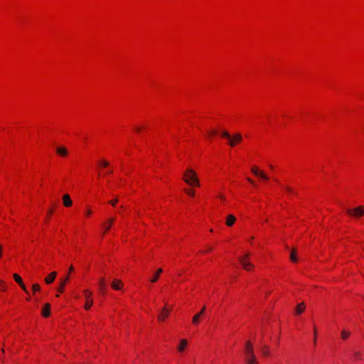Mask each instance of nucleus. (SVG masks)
<instances>
[{
	"label": "nucleus",
	"instance_id": "28",
	"mask_svg": "<svg viewBox=\"0 0 364 364\" xmlns=\"http://www.w3.org/2000/svg\"><path fill=\"white\" fill-rule=\"evenodd\" d=\"M283 188H284L287 191H288L289 193H294V192L293 189H292L291 187H289V186H283Z\"/></svg>",
	"mask_w": 364,
	"mask_h": 364
},
{
	"label": "nucleus",
	"instance_id": "36",
	"mask_svg": "<svg viewBox=\"0 0 364 364\" xmlns=\"http://www.w3.org/2000/svg\"><path fill=\"white\" fill-rule=\"evenodd\" d=\"M215 134H216V131H215V130H213L212 132H210V136H213V135H215Z\"/></svg>",
	"mask_w": 364,
	"mask_h": 364
},
{
	"label": "nucleus",
	"instance_id": "41",
	"mask_svg": "<svg viewBox=\"0 0 364 364\" xmlns=\"http://www.w3.org/2000/svg\"><path fill=\"white\" fill-rule=\"evenodd\" d=\"M221 199L224 200V197L223 196H219Z\"/></svg>",
	"mask_w": 364,
	"mask_h": 364
},
{
	"label": "nucleus",
	"instance_id": "34",
	"mask_svg": "<svg viewBox=\"0 0 364 364\" xmlns=\"http://www.w3.org/2000/svg\"><path fill=\"white\" fill-rule=\"evenodd\" d=\"M0 284H1V285H2V290H5V289H6V287H4V282H3L1 280H0Z\"/></svg>",
	"mask_w": 364,
	"mask_h": 364
},
{
	"label": "nucleus",
	"instance_id": "19",
	"mask_svg": "<svg viewBox=\"0 0 364 364\" xmlns=\"http://www.w3.org/2000/svg\"><path fill=\"white\" fill-rule=\"evenodd\" d=\"M305 307H306L305 304L304 302L299 304L296 307V313L297 314H300L303 313V311L305 309Z\"/></svg>",
	"mask_w": 364,
	"mask_h": 364
},
{
	"label": "nucleus",
	"instance_id": "20",
	"mask_svg": "<svg viewBox=\"0 0 364 364\" xmlns=\"http://www.w3.org/2000/svg\"><path fill=\"white\" fill-rule=\"evenodd\" d=\"M162 272L163 269L161 268L158 269L156 272L154 274L153 278L150 279V282L153 283L156 282L158 280L159 275L161 273H162Z\"/></svg>",
	"mask_w": 364,
	"mask_h": 364
},
{
	"label": "nucleus",
	"instance_id": "15",
	"mask_svg": "<svg viewBox=\"0 0 364 364\" xmlns=\"http://www.w3.org/2000/svg\"><path fill=\"white\" fill-rule=\"evenodd\" d=\"M56 275H57V273L55 272H53L50 273L48 274V276L45 279V282L47 284L52 283L55 280Z\"/></svg>",
	"mask_w": 364,
	"mask_h": 364
},
{
	"label": "nucleus",
	"instance_id": "21",
	"mask_svg": "<svg viewBox=\"0 0 364 364\" xmlns=\"http://www.w3.org/2000/svg\"><path fill=\"white\" fill-rule=\"evenodd\" d=\"M114 218H112L109 220L108 224L105 225V230H104L103 234H105L107 231H108L110 229L112 224L114 223Z\"/></svg>",
	"mask_w": 364,
	"mask_h": 364
},
{
	"label": "nucleus",
	"instance_id": "14",
	"mask_svg": "<svg viewBox=\"0 0 364 364\" xmlns=\"http://www.w3.org/2000/svg\"><path fill=\"white\" fill-rule=\"evenodd\" d=\"M56 152L58 154L62 156H66L68 155V150L63 146H58L56 148Z\"/></svg>",
	"mask_w": 364,
	"mask_h": 364
},
{
	"label": "nucleus",
	"instance_id": "32",
	"mask_svg": "<svg viewBox=\"0 0 364 364\" xmlns=\"http://www.w3.org/2000/svg\"><path fill=\"white\" fill-rule=\"evenodd\" d=\"M101 164H102V166H104V167H106L109 165V163L106 161H102Z\"/></svg>",
	"mask_w": 364,
	"mask_h": 364
},
{
	"label": "nucleus",
	"instance_id": "33",
	"mask_svg": "<svg viewBox=\"0 0 364 364\" xmlns=\"http://www.w3.org/2000/svg\"><path fill=\"white\" fill-rule=\"evenodd\" d=\"M360 354V352H354V356L357 358H359Z\"/></svg>",
	"mask_w": 364,
	"mask_h": 364
},
{
	"label": "nucleus",
	"instance_id": "44",
	"mask_svg": "<svg viewBox=\"0 0 364 364\" xmlns=\"http://www.w3.org/2000/svg\"><path fill=\"white\" fill-rule=\"evenodd\" d=\"M66 277H68V279H69V274L66 275Z\"/></svg>",
	"mask_w": 364,
	"mask_h": 364
},
{
	"label": "nucleus",
	"instance_id": "35",
	"mask_svg": "<svg viewBox=\"0 0 364 364\" xmlns=\"http://www.w3.org/2000/svg\"><path fill=\"white\" fill-rule=\"evenodd\" d=\"M247 181H248L250 183H252V185H255V182H254L251 178H247Z\"/></svg>",
	"mask_w": 364,
	"mask_h": 364
},
{
	"label": "nucleus",
	"instance_id": "2",
	"mask_svg": "<svg viewBox=\"0 0 364 364\" xmlns=\"http://www.w3.org/2000/svg\"><path fill=\"white\" fill-rule=\"evenodd\" d=\"M221 136L228 141V144L230 146H235L237 143H239L242 141V136L240 134L236 133L235 134L231 136L227 131L224 130L221 132Z\"/></svg>",
	"mask_w": 364,
	"mask_h": 364
},
{
	"label": "nucleus",
	"instance_id": "9",
	"mask_svg": "<svg viewBox=\"0 0 364 364\" xmlns=\"http://www.w3.org/2000/svg\"><path fill=\"white\" fill-rule=\"evenodd\" d=\"M14 280L20 285V287L22 288V289L27 292V289L25 286V284H23V280L21 278V277L18 274H14Z\"/></svg>",
	"mask_w": 364,
	"mask_h": 364
},
{
	"label": "nucleus",
	"instance_id": "38",
	"mask_svg": "<svg viewBox=\"0 0 364 364\" xmlns=\"http://www.w3.org/2000/svg\"><path fill=\"white\" fill-rule=\"evenodd\" d=\"M73 269H73V267L71 265V266L70 267V268H69V271H70V272H72V271H73Z\"/></svg>",
	"mask_w": 364,
	"mask_h": 364
},
{
	"label": "nucleus",
	"instance_id": "37",
	"mask_svg": "<svg viewBox=\"0 0 364 364\" xmlns=\"http://www.w3.org/2000/svg\"><path fill=\"white\" fill-rule=\"evenodd\" d=\"M91 214H92V211H91L90 210H88L87 211V215H91Z\"/></svg>",
	"mask_w": 364,
	"mask_h": 364
},
{
	"label": "nucleus",
	"instance_id": "17",
	"mask_svg": "<svg viewBox=\"0 0 364 364\" xmlns=\"http://www.w3.org/2000/svg\"><path fill=\"white\" fill-rule=\"evenodd\" d=\"M235 220H236V218H235V217L234 215H229L227 217V220H226V223H226V225L230 227V226H232L234 224Z\"/></svg>",
	"mask_w": 364,
	"mask_h": 364
},
{
	"label": "nucleus",
	"instance_id": "40",
	"mask_svg": "<svg viewBox=\"0 0 364 364\" xmlns=\"http://www.w3.org/2000/svg\"><path fill=\"white\" fill-rule=\"evenodd\" d=\"M213 249L211 247H210L209 249H208L207 252H210Z\"/></svg>",
	"mask_w": 364,
	"mask_h": 364
},
{
	"label": "nucleus",
	"instance_id": "5",
	"mask_svg": "<svg viewBox=\"0 0 364 364\" xmlns=\"http://www.w3.org/2000/svg\"><path fill=\"white\" fill-rule=\"evenodd\" d=\"M83 294L85 299L84 308L85 310H89L93 304V299L92 298V292L89 289H85Z\"/></svg>",
	"mask_w": 364,
	"mask_h": 364
},
{
	"label": "nucleus",
	"instance_id": "12",
	"mask_svg": "<svg viewBox=\"0 0 364 364\" xmlns=\"http://www.w3.org/2000/svg\"><path fill=\"white\" fill-rule=\"evenodd\" d=\"M63 205L65 207H70L73 204V201L68 194H65L63 196Z\"/></svg>",
	"mask_w": 364,
	"mask_h": 364
},
{
	"label": "nucleus",
	"instance_id": "16",
	"mask_svg": "<svg viewBox=\"0 0 364 364\" xmlns=\"http://www.w3.org/2000/svg\"><path fill=\"white\" fill-rule=\"evenodd\" d=\"M50 304H46L44 307L42 309V315L44 317H48L50 316Z\"/></svg>",
	"mask_w": 364,
	"mask_h": 364
},
{
	"label": "nucleus",
	"instance_id": "10",
	"mask_svg": "<svg viewBox=\"0 0 364 364\" xmlns=\"http://www.w3.org/2000/svg\"><path fill=\"white\" fill-rule=\"evenodd\" d=\"M205 311V306H204L202 308V309L200 310V311L193 316V320H192L193 323L198 324L199 323V319H200V316L204 314Z\"/></svg>",
	"mask_w": 364,
	"mask_h": 364
},
{
	"label": "nucleus",
	"instance_id": "1",
	"mask_svg": "<svg viewBox=\"0 0 364 364\" xmlns=\"http://www.w3.org/2000/svg\"><path fill=\"white\" fill-rule=\"evenodd\" d=\"M183 181L190 186H200L196 173L191 168H187L183 173Z\"/></svg>",
	"mask_w": 364,
	"mask_h": 364
},
{
	"label": "nucleus",
	"instance_id": "42",
	"mask_svg": "<svg viewBox=\"0 0 364 364\" xmlns=\"http://www.w3.org/2000/svg\"><path fill=\"white\" fill-rule=\"evenodd\" d=\"M136 131L139 132V131H140V129H139V128H136Z\"/></svg>",
	"mask_w": 364,
	"mask_h": 364
},
{
	"label": "nucleus",
	"instance_id": "13",
	"mask_svg": "<svg viewBox=\"0 0 364 364\" xmlns=\"http://www.w3.org/2000/svg\"><path fill=\"white\" fill-rule=\"evenodd\" d=\"M188 346V341L186 339H181L180 343L177 347V350L182 353Z\"/></svg>",
	"mask_w": 364,
	"mask_h": 364
},
{
	"label": "nucleus",
	"instance_id": "27",
	"mask_svg": "<svg viewBox=\"0 0 364 364\" xmlns=\"http://www.w3.org/2000/svg\"><path fill=\"white\" fill-rule=\"evenodd\" d=\"M262 353L264 355H269V350H268V346H264L263 349H262Z\"/></svg>",
	"mask_w": 364,
	"mask_h": 364
},
{
	"label": "nucleus",
	"instance_id": "24",
	"mask_svg": "<svg viewBox=\"0 0 364 364\" xmlns=\"http://www.w3.org/2000/svg\"><path fill=\"white\" fill-rule=\"evenodd\" d=\"M246 364H258L256 356L245 360Z\"/></svg>",
	"mask_w": 364,
	"mask_h": 364
},
{
	"label": "nucleus",
	"instance_id": "26",
	"mask_svg": "<svg viewBox=\"0 0 364 364\" xmlns=\"http://www.w3.org/2000/svg\"><path fill=\"white\" fill-rule=\"evenodd\" d=\"M185 192L190 196H194V195H195V191L191 189H186Z\"/></svg>",
	"mask_w": 364,
	"mask_h": 364
},
{
	"label": "nucleus",
	"instance_id": "11",
	"mask_svg": "<svg viewBox=\"0 0 364 364\" xmlns=\"http://www.w3.org/2000/svg\"><path fill=\"white\" fill-rule=\"evenodd\" d=\"M112 287L115 290H119L123 287V283L119 279H114L112 284Z\"/></svg>",
	"mask_w": 364,
	"mask_h": 364
},
{
	"label": "nucleus",
	"instance_id": "3",
	"mask_svg": "<svg viewBox=\"0 0 364 364\" xmlns=\"http://www.w3.org/2000/svg\"><path fill=\"white\" fill-rule=\"evenodd\" d=\"M250 255L249 253H246L243 257H239L240 263L247 271H250L254 268V265L249 261Z\"/></svg>",
	"mask_w": 364,
	"mask_h": 364
},
{
	"label": "nucleus",
	"instance_id": "31",
	"mask_svg": "<svg viewBox=\"0 0 364 364\" xmlns=\"http://www.w3.org/2000/svg\"><path fill=\"white\" fill-rule=\"evenodd\" d=\"M53 210L52 208L49 209L48 211V215H47V219L49 218V217L50 216V215L53 213Z\"/></svg>",
	"mask_w": 364,
	"mask_h": 364
},
{
	"label": "nucleus",
	"instance_id": "23",
	"mask_svg": "<svg viewBox=\"0 0 364 364\" xmlns=\"http://www.w3.org/2000/svg\"><path fill=\"white\" fill-rule=\"evenodd\" d=\"M350 335V332L348 331L343 330L341 332V338L343 340H346Z\"/></svg>",
	"mask_w": 364,
	"mask_h": 364
},
{
	"label": "nucleus",
	"instance_id": "6",
	"mask_svg": "<svg viewBox=\"0 0 364 364\" xmlns=\"http://www.w3.org/2000/svg\"><path fill=\"white\" fill-rule=\"evenodd\" d=\"M245 360L255 357L253 350V346L250 341L246 342L245 348Z\"/></svg>",
	"mask_w": 364,
	"mask_h": 364
},
{
	"label": "nucleus",
	"instance_id": "30",
	"mask_svg": "<svg viewBox=\"0 0 364 364\" xmlns=\"http://www.w3.org/2000/svg\"><path fill=\"white\" fill-rule=\"evenodd\" d=\"M117 202H118V199L115 198L114 200H109V203L111 204L112 206H114L117 204Z\"/></svg>",
	"mask_w": 364,
	"mask_h": 364
},
{
	"label": "nucleus",
	"instance_id": "22",
	"mask_svg": "<svg viewBox=\"0 0 364 364\" xmlns=\"http://www.w3.org/2000/svg\"><path fill=\"white\" fill-rule=\"evenodd\" d=\"M290 259L293 262H296L297 261V257L296 256V250L293 249L290 254Z\"/></svg>",
	"mask_w": 364,
	"mask_h": 364
},
{
	"label": "nucleus",
	"instance_id": "43",
	"mask_svg": "<svg viewBox=\"0 0 364 364\" xmlns=\"http://www.w3.org/2000/svg\"><path fill=\"white\" fill-rule=\"evenodd\" d=\"M314 344H316V338L314 340Z\"/></svg>",
	"mask_w": 364,
	"mask_h": 364
},
{
	"label": "nucleus",
	"instance_id": "7",
	"mask_svg": "<svg viewBox=\"0 0 364 364\" xmlns=\"http://www.w3.org/2000/svg\"><path fill=\"white\" fill-rule=\"evenodd\" d=\"M252 172L254 175L261 178L263 180H268L269 177L262 171H259V168L256 166H253L252 168Z\"/></svg>",
	"mask_w": 364,
	"mask_h": 364
},
{
	"label": "nucleus",
	"instance_id": "29",
	"mask_svg": "<svg viewBox=\"0 0 364 364\" xmlns=\"http://www.w3.org/2000/svg\"><path fill=\"white\" fill-rule=\"evenodd\" d=\"M33 291H37L40 290V286L38 284H35L33 285Z\"/></svg>",
	"mask_w": 364,
	"mask_h": 364
},
{
	"label": "nucleus",
	"instance_id": "39",
	"mask_svg": "<svg viewBox=\"0 0 364 364\" xmlns=\"http://www.w3.org/2000/svg\"><path fill=\"white\" fill-rule=\"evenodd\" d=\"M314 336L316 337V328H314Z\"/></svg>",
	"mask_w": 364,
	"mask_h": 364
},
{
	"label": "nucleus",
	"instance_id": "8",
	"mask_svg": "<svg viewBox=\"0 0 364 364\" xmlns=\"http://www.w3.org/2000/svg\"><path fill=\"white\" fill-rule=\"evenodd\" d=\"M170 313V310L168 309V307L166 306V305L163 308V309L161 310V311L160 312L159 316H158V319L160 321H164L166 317H168V314Z\"/></svg>",
	"mask_w": 364,
	"mask_h": 364
},
{
	"label": "nucleus",
	"instance_id": "18",
	"mask_svg": "<svg viewBox=\"0 0 364 364\" xmlns=\"http://www.w3.org/2000/svg\"><path fill=\"white\" fill-rule=\"evenodd\" d=\"M99 287H100V290L101 291V292L102 294H105L106 284H105V280L104 278L100 279V280H99Z\"/></svg>",
	"mask_w": 364,
	"mask_h": 364
},
{
	"label": "nucleus",
	"instance_id": "4",
	"mask_svg": "<svg viewBox=\"0 0 364 364\" xmlns=\"http://www.w3.org/2000/svg\"><path fill=\"white\" fill-rule=\"evenodd\" d=\"M348 215L355 218H359L364 215V205L358 206L353 209H347Z\"/></svg>",
	"mask_w": 364,
	"mask_h": 364
},
{
	"label": "nucleus",
	"instance_id": "25",
	"mask_svg": "<svg viewBox=\"0 0 364 364\" xmlns=\"http://www.w3.org/2000/svg\"><path fill=\"white\" fill-rule=\"evenodd\" d=\"M67 281H68V277H65L63 280H62L61 284H60V287L58 289V291L59 292H63V289H64V287L65 286V284H66Z\"/></svg>",
	"mask_w": 364,
	"mask_h": 364
}]
</instances>
